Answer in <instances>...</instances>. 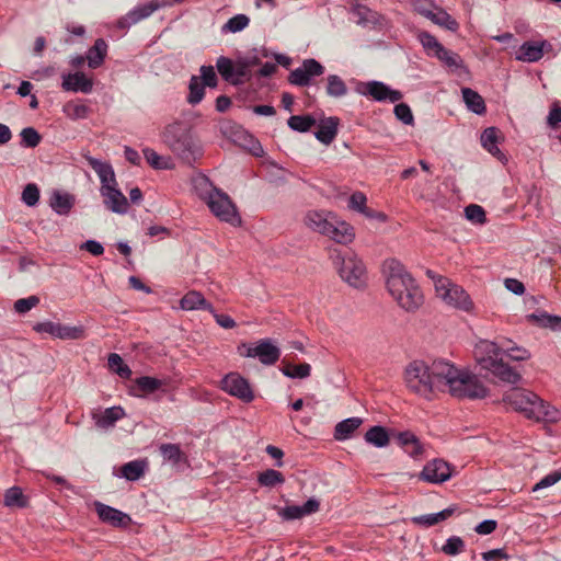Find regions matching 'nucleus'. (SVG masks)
I'll use <instances>...</instances> for the list:
<instances>
[{
    "label": "nucleus",
    "instance_id": "obj_1",
    "mask_svg": "<svg viewBox=\"0 0 561 561\" xmlns=\"http://www.w3.org/2000/svg\"><path fill=\"white\" fill-rule=\"evenodd\" d=\"M405 382L409 389L424 397L447 389L457 398L482 399L488 392L476 376L445 360H435L431 366L423 362L411 363L405 369Z\"/></svg>",
    "mask_w": 561,
    "mask_h": 561
},
{
    "label": "nucleus",
    "instance_id": "obj_2",
    "mask_svg": "<svg viewBox=\"0 0 561 561\" xmlns=\"http://www.w3.org/2000/svg\"><path fill=\"white\" fill-rule=\"evenodd\" d=\"M387 288L398 305L407 311L416 310L423 302V295L412 276L396 259L383 263Z\"/></svg>",
    "mask_w": 561,
    "mask_h": 561
},
{
    "label": "nucleus",
    "instance_id": "obj_3",
    "mask_svg": "<svg viewBox=\"0 0 561 561\" xmlns=\"http://www.w3.org/2000/svg\"><path fill=\"white\" fill-rule=\"evenodd\" d=\"M513 341H503L500 345L494 342L482 341L476 350V358L481 368L492 371L501 380L508 383H516L520 379V375L503 362L500 357L505 354V348L514 347Z\"/></svg>",
    "mask_w": 561,
    "mask_h": 561
},
{
    "label": "nucleus",
    "instance_id": "obj_4",
    "mask_svg": "<svg viewBox=\"0 0 561 561\" xmlns=\"http://www.w3.org/2000/svg\"><path fill=\"white\" fill-rule=\"evenodd\" d=\"M503 400L527 419L537 422H556L558 420V411L529 390L513 389L504 394Z\"/></svg>",
    "mask_w": 561,
    "mask_h": 561
},
{
    "label": "nucleus",
    "instance_id": "obj_5",
    "mask_svg": "<svg viewBox=\"0 0 561 561\" xmlns=\"http://www.w3.org/2000/svg\"><path fill=\"white\" fill-rule=\"evenodd\" d=\"M162 140L185 163L191 164L202 156L199 142L182 122L167 125L162 131Z\"/></svg>",
    "mask_w": 561,
    "mask_h": 561
},
{
    "label": "nucleus",
    "instance_id": "obj_6",
    "mask_svg": "<svg viewBox=\"0 0 561 561\" xmlns=\"http://www.w3.org/2000/svg\"><path fill=\"white\" fill-rule=\"evenodd\" d=\"M334 263L337 266L339 275L348 285L359 288L366 282V267L362 260L354 253L346 252L337 254Z\"/></svg>",
    "mask_w": 561,
    "mask_h": 561
},
{
    "label": "nucleus",
    "instance_id": "obj_7",
    "mask_svg": "<svg viewBox=\"0 0 561 561\" xmlns=\"http://www.w3.org/2000/svg\"><path fill=\"white\" fill-rule=\"evenodd\" d=\"M205 201L211 213L220 220L229 222L232 226L240 224L241 219L234 204L228 194L221 190L211 187L205 196Z\"/></svg>",
    "mask_w": 561,
    "mask_h": 561
},
{
    "label": "nucleus",
    "instance_id": "obj_8",
    "mask_svg": "<svg viewBox=\"0 0 561 561\" xmlns=\"http://www.w3.org/2000/svg\"><path fill=\"white\" fill-rule=\"evenodd\" d=\"M435 290L439 298L447 305L463 311H470L473 304L462 287L453 284L447 277H438L435 283Z\"/></svg>",
    "mask_w": 561,
    "mask_h": 561
},
{
    "label": "nucleus",
    "instance_id": "obj_9",
    "mask_svg": "<svg viewBox=\"0 0 561 561\" xmlns=\"http://www.w3.org/2000/svg\"><path fill=\"white\" fill-rule=\"evenodd\" d=\"M324 66L313 58L305 59L300 67L294 69L289 75V82L298 87H307L313 77L324 73Z\"/></svg>",
    "mask_w": 561,
    "mask_h": 561
},
{
    "label": "nucleus",
    "instance_id": "obj_10",
    "mask_svg": "<svg viewBox=\"0 0 561 561\" xmlns=\"http://www.w3.org/2000/svg\"><path fill=\"white\" fill-rule=\"evenodd\" d=\"M221 388L230 396L237 397L244 402H251L254 399L253 391L248 380L237 373L228 374L221 380Z\"/></svg>",
    "mask_w": 561,
    "mask_h": 561
},
{
    "label": "nucleus",
    "instance_id": "obj_11",
    "mask_svg": "<svg viewBox=\"0 0 561 561\" xmlns=\"http://www.w3.org/2000/svg\"><path fill=\"white\" fill-rule=\"evenodd\" d=\"M245 353H242L247 357H257L264 365L275 364L280 356V350L272 344L268 339H263L257 342L255 346L243 344Z\"/></svg>",
    "mask_w": 561,
    "mask_h": 561
},
{
    "label": "nucleus",
    "instance_id": "obj_12",
    "mask_svg": "<svg viewBox=\"0 0 561 561\" xmlns=\"http://www.w3.org/2000/svg\"><path fill=\"white\" fill-rule=\"evenodd\" d=\"M451 468L443 459L428 461L420 473V479L430 483H443L450 479Z\"/></svg>",
    "mask_w": 561,
    "mask_h": 561
},
{
    "label": "nucleus",
    "instance_id": "obj_13",
    "mask_svg": "<svg viewBox=\"0 0 561 561\" xmlns=\"http://www.w3.org/2000/svg\"><path fill=\"white\" fill-rule=\"evenodd\" d=\"M101 195L105 207L116 214H126L128 209V201L125 195L117 188V183L113 185L101 186Z\"/></svg>",
    "mask_w": 561,
    "mask_h": 561
},
{
    "label": "nucleus",
    "instance_id": "obj_14",
    "mask_svg": "<svg viewBox=\"0 0 561 561\" xmlns=\"http://www.w3.org/2000/svg\"><path fill=\"white\" fill-rule=\"evenodd\" d=\"M362 93L367 94L379 102L389 100L390 102L394 103L402 99V93L400 91L392 90L380 81H370L365 83V89L362 91Z\"/></svg>",
    "mask_w": 561,
    "mask_h": 561
},
{
    "label": "nucleus",
    "instance_id": "obj_15",
    "mask_svg": "<svg viewBox=\"0 0 561 561\" xmlns=\"http://www.w3.org/2000/svg\"><path fill=\"white\" fill-rule=\"evenodd\" d=\"M160 8L158 0H152L148 3L140 4L130 10L125 16L118 20V26L122 28L129 27L133 24L150 16L156 10Z\"/></svg>",
    "mask_w": 561,
    "mask_h": 561
},
{
    "label": "nucleus",
    "instance_id": "obj_16",
    "mask_svg": "<svg viewBox=\"0 0 561 561\" xmlns=\"http://www.w3.org/2000/svg\"><path fill=\"white\" fill-rule=\"evenodd\" d=\"M94 507L100 519L114 527H126L130 523V517L127 514L112 506L95 502Z\"/></svg>",
    "mask_w": 561,
    "mask_h": 561
},
{
    "label": "nucleus",
    "instance_id": "obj_17",
    "mask_svg": "<svg viewBox=\"0 0 561 561\" xmlns=\"http://www.w3.org/2000/svg\"><path fill=\"white\" fill-rule=\"evenodd\" d=\"M61 88L65 91L90 93L93 88V81L83 72L77 71L62 76Z\"/></svg>",
    "mask_w": 561,
    "mask_h": 561
},
{
    "label": "nucleus",
    "instance_id": "obj_18",
    "mask_svg": "<svg viewBox=\"0 0 561 561\" xmlns=\"http://www.w3.org/2000/svg\"><path fill=\"white\" fill-rule=\"evenodd\" d=\"M335 215L327 211H309L306 216V225L312 230L328 236L330 229L332 228V220H334Z\"/></svg>",
    "mask_w": 561,
    "mask_h": 561
},
{
    "label": "nucleus",
    "instance_id": "obj_19",
    "mask_svg": "<svg viewBox=\"0 0 561 561\" xmlns=\"http://www.w3.org/2000/svg\"><path fill=\"white\" fill-rule=\"evenodd\" d=\"M394 438L397 444L412 458L416 459L422 456L424 447L412 432H399L396 434Z\"/></svg>",
    "mask_w": 561,
    "mask_h": 561
},
{
    "label": "nucleus",
    "instance_id": "obj_20",
    "mask_svg": "<svg viewBox=\"0 0 561 561\" xmlns=\"http://www.w3.org/2000/svg\"><path fill=\"white\" fill-rule=\"evenodd\" d=\"M163 386H167L164 380L154 377L142 376L135 379V385L131 387L130 392L135 397H146L162 389Z\"/></svg>",
    "mask_w": 561,
    "mask_h": 561
},
{
    "label": "nucleus",
    "instance_id": "obj_21",
    "mask_svg": "<svg viewBox=\"0 0 561 561\" xmlns=\"http://www.w3.org/2000/svg\"><path fill=\"white\" fill-rule=\"evenodd\" d=\"M543 42H525L516 54V59L524 62H536L543 56Z\"/></svg>",
    "mask_w": 561,
    "mask_h": 561
},
{
    "label": "nucleus",
    "instance_id": "obj_22",
    "mask_svg": "<svg viewBox=\"0 0 561 561\" xmlns=\"http://www.w3.org/2000/svg\"><path fill=\"white\" fill-rule=\"evenodd\" d=\"M339 118L328 117L321 121L316 131V138L324 145H330L337 135Z\"/></svg>",
    "mask_w": 561,
    "mask_h": 561
},
{
    "label": "nucleus",
    "instance_id": "obj_23",
    "mask_svg": "<svg viewBox=\"0 0 561 561\" xmlns=\"http://www.w3.org/2000/svg\"><path fill=\"white\" fill-rule=\"evenodd\" d=\"M75 202L76 198L73 195L60 191H54L49 198V206L58 215H68L75 206Z\"/></svg>",
    "mask_w": 561,
    "mask_h": 561
},
{
    "label": "nucleus",
    "instance_id": "obj_24",
    "mask_svg": "<svg viewBox=\"0 0 561 561\" xmlns=\"http://www.w3.org/2000/svg\"><path fill=\"white\" fill-rule=\"evenodd\" d=\"M181 308L184 310H206L214 313L213 306L198 291L191 290L180 301Z\"/></svg>",
    "mask_w": 561,
    "mask_h": 561
},
{
    "label": "nucleus",
    "instance_id": "obj_25",
    "mask_svg": "<svg viewBox=\"0 0 561 561\" xmlns=\"http://www.w3.org/2000/svg\"><path fill=\"white\" fill-rule=\"evenodd\" d=\"M327 237L337 243H348L353 240L354 232L353 228L348 224L339 220L335 216L334 220H332V228Z\"/></svg>",
    "mask_w": 561,
    "mask_h": 561
},
{
    "label": "nucleus",
    "instance_id": "obj_26",
    "mask_svg": "<svg viewBox=\"0 0 561 561\" xmlns=\"http://www.w3.org/2000/svg\"><path fill=\"white\" fill-rule=\"evenodd\" d=\"M107 44L103 38H98L87 54L88 65L91 69L99 68L107 55Z\"/></svg>",
    "mask_w": 561,
    "mask_h": 561
},
{
    "label": "nucleus",
    "instance_id": "obj_27",
    "mask_svg": "<svg viewBox=\"0 0 561 561\" xmlns=\"http://www.w3.org/2000/svg\"><path fill=\"white\" fill-rule=\"evenodd\" d=\"M89 164L99 175L101 186L113 185V183L116 184L115 173L111 164L94 158L89 159Z\"/></svg>",
    "mask_w": 561,
    "mask_h": 561
},
{
    "label": "nucleus",
    "instance_id": "obj_28",
    "mask_svg": "<svg viewBox=\"0 0 561 561\" xmlns=\"http://www.w3.org/2000/svg\"><path fill=\"white\" fill-rule=\"evenodd\" d=\"M362 423L363 420L356 416L339 422L335 425L334 438L340 442L348 439Z\"/></svg>",
    "mask_w": 561,
    "mask_h": 561
},
{
    "label": "nucleus",
    "instance_id": "obj_29",
    "mask_svg": "<svg viewBox=\"0 0 561 561\" xmlns=\"http://www.w3.org/2000/svg\"><path fill=\"white\" fill-rule=\"evenodd\" d=\"M159 450L163 460L170 462L174 467H179L181 463L186 461L185 454L176 444H161Z\"/></svg>",
    "mask_w": 561,
    "mask_h": 561
},
{
    "label": "nucleus",
    "instance_id": "obj_30",
    "mask_svg": "<svg viewBox=\"0 0 561 561\" xmlns=\"http://www.w3.org/2000/svg\"><path fill=\"white\" fill-rule=\"evenodd\" d=\"M455 511V507H447L438 513L415 516L412 518V523L424 527H431L449 518Z\"/></svg>",
    "mask_w": 561,
    "mask_h": 561
},
{
    "label": "nucleus",
    "instance_id": "obj_31",
    "mask_svg": "<svg viewBox=\"0 0 561 561\" xmlns=\"http://www.w3.org/2000/svg\"><path fill=\"white\" fill-rule=\"evenodd\" d=\"M325 93L330 98L340 99L348 93V89L340 76L329 75L325 78Z\"/></svg>",
    "mask_w": 561,
    "mask_h": 561
},
{
    "label": "nucleus",
    "instance_id": "obj_32",
    "mask_svg": "<svg viewBox=\"0 0 561 561\" xmlns=\"http://www.w3.org/2000/svg\"><path fill=\"white\" fill-rule=\"evenodd\" d=\"M500 138V130L495 127H489L484 129L481 135L482 147L490 152L492 156L500 158L502 156L501 150L497 147Z\"/></svg>",
    "mask_w": 561,
    "mask_h": 561
},
{
    "label": "nucleus",
    "instance_id": "obj_33",
    "mask_svg": "<svg viewBox=\"0 0 561 561\" xmlns=\"http://www.w3.org/2000/svg\"><path fill=\"white\" fill-rule=\"evenodd\" d=\"M365 440L375 447L382 448L389 445L390 436L383 426L375 425L365 433Z\"/></svg>",
    "mask_w": 561,
    "mask_h": 561
},
{
    "label": "nucleus",
    "instance_id": "obj_34",
    "mask_svg": "<svg viewBox=\"0 0 561 561\" xmlns=\"http://www.w3.org/2000/svg\"><path fill=\"white\" fill-rule=\"evenodd\" d=\"M462 99L467 107L476 114H483L485 112V103L482 96L470 88H462Z\"/></svg>",
    "mask_w": 561,
    "mask_h": 561
},
{
    "label": "nucleus",
    "instance_id": "obj_35",
    "mask_svg": "<svg viewBox=\"0 0 561 561\" xmlns=\"http://www.w3.org/2000/svg\"><path fill=\"white\" fill-rule=\"evenodd\" d=\"M428 20L439 27L451 32H456L459 28V23L440 7L436 8Z\"/></svg>",
    "mask_w": 561,
    "mask_h": 561
},
{
    "label": "nucleus",
    "instance_id": "obj_36",
    "mask_svg": "<svg viewBox=\"0 0 561 561\" xmlns=\"http://www.w3.org/2000/svg\"><path fill=\"white\" fill-rule=\"evenodd\" d=\"M530 322H534L542 328H550L552 330H561V317L551 316L547 312L531 313L527 316Z\"/></svg>",
    "mask_w": 561,
    "mask_h": 561
},
{
    "label": "nucleus",
    "instance_id": "obj_37",
    "mask_svg": "<svg viewBox=\"0 0 561 561\" xmlns=\"http://www.w3.org/2000/svg\"><path fill=\"white\" fill-rule=\"evenodd\" d=\"M125 412L121 407L106 409L96 420V425L102 428L113 426L114 423L124 416Z\"/></svg>",
    "mask_w": 561,
    "mask_h": 561
},
{
    "label": "nucleus",
    "instance_id": "obj_38",
    "mask_svg": "<svg viewBox=\"0 0 561 561\" xmlns=\"http://www.w3.org/2000/svg\"><path fill=\"white\" fill-rule=\"evenodd\" d=\"M108 368L117 374L121 378L128 379L131 376V369L124 363L123 358L116 354L112 353L108 355L107 359Z\"/></svg>",
    "mask_w": 561,
    "mask_h": 561
},
{
    "label": "nucleus",
    "instance_id": "obj_39",
    "mask_svg": "<svg viewBox=\"0 0 561 561\" xmlns=\"http://www.w3.org/2000/svg\"><path fill=\"white\" fill-rule=\"evenodd\" d=\"M417 38L426 50L427 55L435 57L438 51H442L443 45L437 41L435 36L426 31H422L417 34Z\"/></svg>",
    "mask_w": 561,
    "mask_h": 561
},
{
    "label": "nucleus",
    "instance_id": "obj_40",
    "mask_svg": "<svg viewBox=\"0 0 561 561\" xmlns=\"http://www.w3.org/2000/svg\"><path fill=\"white\" fill-rule=\"evenodd\" d=\"M145 472V465L142 461L133 460L122 466L121 473L122 476L129 480L136 481L138 480Z\"/></svg>",
    "mask_w": 561,
    "mask_h": 561
},
{
    "label": "nucleus",
    "instance_id": "obj_41",
    "mask_svg": "<svg viewBox=\"0 0 561 561\" xmlns=\"http://www.w3.org/2000/svg\"><path fill=\"white\" fill-rule=\"evenodd\" d=\"M4 505L8 507H25L27 505L26 497L19 486H12L5 491Z\"/></svg>",
    "mask_w": 561,
    "mask_h": 561
},
{
    "label": "nucleus",
    "instance_id": "obj_42",
    "mask_svg": "<svg viewBox=\"0 0 561 561\" xmlns=\"http://www.w3.org/2000/svg\"><path fill=\"white\" fill-rule=\"evenodd\" d=\"M287 124L291 129L305 133L316 125V119L310 115H293L288 118Z\"/></svg>",
    "mask_w": 561,
    "mask_h": 561
},
{
    "label": "nucleus",
    "instance_id": "obj_43",
    "mask_svg": "<svg viewBox=\"0 0 561 561\" xmlns=\"http://www.w3.org/2000/svg\"><path fill=\"white\" fill-rule=\"evenodd\" d=\"M367 198L364 193L355 192L348 199V207L364 214L366 217H374V211L366 206Z\"/></svg>",
    "mask_w": 561,
    "mask_h": 561
},
{
    "label": "nucleus",
    "instance_id": "obj_44",
    "mask_svg": "<svg viewBox=\"0 0 561 561\" xmlns=\"http://www.w3.org/2000/svg\"><path fill=\"white\" fill-rule=\"evenodd\" d=\"M85 336L83 327L58 323L57 337L61 340H81Z\"/></svg>",
    "mask_w": 561,
    "mask_h": 561
},
{
    "label": "nucleus",
    "instance_id": "obj_45",
    "mask_svg": "<svg viewBox=\"0 0 561 561\" xmlns=\"http://www.w3.org/2000/svg\"><path fill=\"white\" fill-rule=\"evenodd\" d=\"M190 93L187 96V102L192 105L198 104L205 94V85L199 81V78L193 76L190 80Z\"/></svg>",
    "mask_w": 561,
    "mask_h": 561
},
{
    "label": "nucleus",
    "instance_id": "obj_46",
    "mask_svg": "<svg viewBox=\"0 0 561 561\" xmlns=\"http://www.w3.org/2000/svg\"><path fill=\"white\" fill-rule=\"evenodd\" d=\"M257 481L263 486L273 488L277 484L284 483L285 478L282 472L274 469H267L259 474Z\"/></svg>",
    "mask_w": 561,
    "mask_h": 561
},
{
    "label": "nucleus",
    "instance_id": "obj_47",
    "mask_svg": "<svg viewBox=\"0 0 561 561\" xmlns=\"http://www.w3.org/2000/svg\"><path fill=\"white\" fill-rule=\"evenodd\" d=\"M435 57L451 69H458L462 66L460 56L444 46L442 47V51H438Z\"/></svg>",
    "mask_w": 561,
    "mask_h": 561
},
{
    "label": "nucleus",
    "instance_id": "obj_48",
    "mask_svg": "<svg viewBox=\"0 0 561 561\" xmlns=\"http://www.w3.org/2000/svg\"><path fill=\"white\" fill-rule=\"evenodd\" d=\"M147 162L157 170H167L170 168L168 159L159 156L153 149L145 148L142 150Z\"/></svg>",
    "mask_w": 561,
    "mask_h": 561
},
{
    "label": "nucleus",
    "instance_id": "obj_49",
    "mask_svg": "<svg viewBox=\"0 0 561 561\" xmlns=\"http://www.w3.org/2000/svg\"><path fill=\"white\" fill-rule=\"evenodd\" d=\"M249 23L250 19L245 14H237L227 21L222 27V31L237 33L244 30Z\"/></svg>",
    "mask_w": 561,
    "mask_h": 561
},
{
    "label": "nucleus",
    "instance_id": "obj_50",
    "mask_svg": "<svg viewBox=\"0 0 561 561\" xmlns=\"http://www.w3.org/2000/svg\"><path fill=\"white\" fill-rule=\"evenodd\" d=\"M283 374L290 378H306L310 375L311 367L309 364L304 363L299 365L287 364L283 369Z\"/></svg>",
    "mask_w": 561,
    "mask_h": 561
},
{
    "label": "nucleus",
    "instance_id": "obj_51",
    "mask_svg": "<svg viewBox=\"0 0 561 561\" xmlns=\"http://www.w3.org/2000/svg\"><path fill=\"white\" fill-rule=\"evenodd\" d=\"M465 550V541L458 536L449 537L445 545L442 547V551L447 556H457Z\"/></svg>",
    "mask_w": 561,
    "mask_h": 561
},
{
    "label": "nucleus",
    "instance_id": "obj_52",
    "mask_svg": "<svg viewBox=\"0 0 561 561\" xmlns=\"http://www.w3.org/2000/svg\"><path fill=\"white\" fill-rule=\"evenodd\" d=\"M466 218L473 224H484L486 220L485 211L482 206L470 204L465 208Z\"/></svg>",
    "mask_w": 561,
    "mask_h": 561
},
{
    "label": "nucleus",
    "instance_id": "obj_53",
    "mask_svg": "<svg viewBox=\"0 0 561 561\" xmlns=\"http://www.w3.org/2000/svg\"><path fill=\"white\" fill-rule=\"evenodd\" d=\"M216 68L225 80L230 81L234 77V65L232 60L227 57H219L216 62Z\"/></svg>",
    "mask_w": 561,
    "mask_h": 561
},
{
    "label": "nucleus",
    "instance_id": "obj_54",
    "mask_svg": "<svg viewBox=\"0 0 561 561\" xmlns=\"http://www.w3.org/2000/svg\"><path fill=\"white\" fill-rule=\"evenodd\" d=\"M20 135L22 142L28 148H35L42 140V136L33 127L23 128Z\"/></svg>",
    "mask_w": 561,
    "mask_h": 561
},
{
    "label": "nucleus",
    "instance_id": "obj_55",
    "mask_svg": "<svg viewBox=\"0 0 561 561\" xmlns=\"http://www.w3.org/2000/svg\"><path fill=\"white\" fill-rule=\"evenodd\" d=\"M39 199V188L36 184H27L22 192V201L27 206H35Z\"/></svg>",
    "mask_w": 561,
    "mask_h": 561
},
{
    "label": "nucleus",
    "instance_id": "obj_56",
    "mask_svg": "<svg viewBox=\"0 0 561 561\" xmlns=\"http://www.w3.org/2000/svg\"><path fill=\"white\" fill-rule=\"evenodd\" d=\"M414 10L422 16L430 19L437 5L433 0H414Z\"/></svg>",
    "mask_w": 561,
    "mask_h": 561
},
{
    "label": "nucleus",
    "instance_id": "obj_57",
    "mask_svg": "<svg viewBox=\"0 0 561 561\" xmlns=\"http://www.w3.org/2000/svg\"><path fill=\"white\" fill-rule=\"evenodd\" d=\"M39 304V298L35 295L28 296L27 298L18 299L14 302V310L18 313H25L30 311L32 308L36 307Z\"/></svg>",
    "mask_w": 561,
    "mask_h": 561
},
{
    "label": "nucleus",
    "instance_id": "obj_58",
    "mask_svg": "<svg viewBox=\"0 0 561 561\" xmlns=\"http://www.w3.org/2000/svg\"><path fill=\"white\" fill-rule=\"evenodd\" d=\"M560 480H561V468L545 476L539 482H537L534 485L533 491L536 492L540 489L551 486V485L556 484L557 482H559Z\"/></svg>",
    "mask_w": 561,
    "mask_h": 561
},
{
    "label": "nucleus",
    "instance_id": "obj_59",
    "mask_svg": "<svg viewBox=\"0 0 561 561\" xmlns=\"http://www.w3.org/2000/svg\"><path fill=\"white\" fill-rule=\"evenodd\" d=\"M394 115L396 117L404 124L413 123V114L410 106L405 103H400L394 106Z\"/></svg>",
    "mask_w": 561,
    "mask_h": 561
},
{
    "label": "nucleus",
    "instance_id": "obj_60",
    "mask_svg": "<svg viewBox=\"0 0 561 561\" xmlns=\"http://www.w3.org/2000/svg\"><path fill=\"white\" fill-rule=\"evenodd\" d=\"M201 75L203 79V84L214 88L217 85V76L213 66H202Z\"/></svg>",
    "mask_w": 561,
    "mask_h": 561
},
{
    "label": "nucleus",
    "instance_id": "obj_61",
    "mask_svg": "<svg viewBox=\"0 0 561 561\" xmlns=\"http://www.w3.org/2000/svg\"><path fill=\"white\" fill-rule=\"evenodd\" d=\"M505 355L512 358L513 360H525L529 358L530 354L526 348L518 347L517 345L514 347L505 348Z\"/></svg>",
    "mask_w": 561,
    "mask_h": 561
},
{
    "label": "nucleus",
    "instance_id": "obj_62",
    "mask_svg": "<svg viewBox=\"0 0 561 561\" xmlns=\"http://www.w3.org/2000/svg\"><path fill=\"white\" fill-rule=\"evenodd\" d=\"M58 323L51 321L39 322L34 325V330L38 333H47L57 337Z\"/></svg>",
    "mask_w": 561,
    "mask_h": 561
},
{
    "label": "nucleus",
    "instance_id": "obj_63",
    "mask_svg": "<svg viewBox=\"0 0 561 561\" xmlns=\"http://www.w3.org/2000/svg\"><path fill=\"white\" fill-rule=\"evenodd\" d=\"M484 561H502L508 560V554L504 549H493L482 553Z\"/></svg>",
    "mask_w": 561,
    "mask_h": 561
},
{
    "label": "nucleus",
    "instance_id": "obj_64",
    "mask_svg": "<svg viewBox=\"0 0 561 561\" xmlns=\"http://www.w3.org/2000/svg\"><path fill=\"white\" fill-rule=\"evenodd\" d=\"M496 522L493 519H486L481 522L479 525L476 526L474 530L479 535H489L493 533L496 529Z\"/></svg>",
    "mask_w": 561,
    "mask_h": 561
}]
</instances>
